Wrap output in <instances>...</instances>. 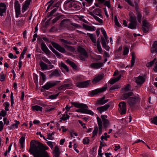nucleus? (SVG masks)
Returning a JSON list of instances; mask_svg holds the SVG:
<instances>
[{
  "label": "nucleus",
  "instance_id": "obj_5",
  "mask_svg": "<svg viewBox=\"0 0 157 157\" xmlns=\"http://www.w3.org/2000/svg\"><path fill=\"white\" fill-rule=\"evenodd\" d=\"M60 82L59 81H49L47 82L45 85L42 86V88L44 90H48L57 85Z\"/></svg>",
  "mask_w": 157,
  "mask_h": 157
},
{
  "label": "nucleus",
  "instance_id": "obj_37",
  "mask_svg": "<svg viewBox=\"0 0 157 157\" xmlns=\"http://www.w3.org/2000/svg\"><path fill=\"white\" fill-rule=\"evenodd\" d=\"M64 15H60L59 16H57L55 18L53 19L52 20V22L53 23H54L56 22H57L59 20V19L63 17Z\"/></svg>",
  "mask_w": 157,
  "mask_h": 157
},
{
  "label": "nucleus",
  "instance_id": "obj_19",
  "mask_svg": "<svg viewBox=\"0 0 157 157\" xmlns=\"http://www.w3.org/2000/svg\"><path fill=\"white\" fill-rule=\"evenodd\" d=\"M103 65L102 63H93L90 65V67L94 69H97L100 68Z\"/></svg>",
  "mask_w": 157,
  "mask_h": 157
},
{
  "label": "nucleus",
  "instance_id": "obj_34",
  "mask_svg": "<svg viewBox=\"0 0 157 157\" xmlns=\"http://www.w3.org/2000/svg\"><path fill=\"white\" fill-rule=\"evenodd\" d=\"M60 69L62 70L63 69H64L66 70L67 72H68L69 69L67 66L63 62H61L60 64Z\"/></svg>",
  "mask_w": 157,
  "mask_h": 157
},
{
  "label": "nucleus",
  "instance_id": "obj_46",
  "mask_svg": "<svg viewBox=\"0 0 157 157\" xmlns=\"http://www.w3.org/2000/svg\"><path fill=\"white\" fill-rule=\"evenodd\" d=\"M57 57L58 58H62L63 56L62 55L59 53L56 50L53 52Z\"/></svg>",
  "mask_w": 157,
  "mask_h": 157
},
{
  "label": "nucleus",
  "instance_id": "obj_23",
  "mask_svg": "<svg viewBox=\"0 0 157 157\" xmlns=\"http://www.w3.org/2000/svg\"><path fill=\"white\" fill-rule=\"evenodd\" d=\"M145 81V79L143 76H139L136 78L135 82L138 85H142Z\"/></svg>",
  "mask_w": 157,
  "mask_h": 157
},
{
  "label": "nucleus",
  "instance_id": "obj_57",
  "mask_svg": "<svg viewBox=\"0 0 157 157\" xmlns=\"http://www.w3.org/2000/svg\"><path fill=\"white\" fill-rule=\"evenodd\" d=\"M120 88V86L118 85H116L112 86L110 89V90H113Z\"/></svg>",
  "mask_w": 157,
  "mask_h": 157
},
{
  "label": "nucleus",
  "instance_id": "obj_26",
  "mask_svg": "<svg viewBox=\"0 0 157 157\" xmlns=\"http://www.w3.org/2000/svg\"><path fill=\"white\" fill-rule=\"evenodd\" d=\"M151 53L157 52V41H155L152 45V47L151 48Z\"/></svg>",
  "mask_w": 157,
  "mask_h": 157
},
{
  "label": "nucleus",
  "instance_id": "obj_22",
  "mask_svg": "<svg viewBox=\"0 0 157 157\" xmlns=\"http://www.w3.org/2000/svg\"><path fill=\"white\" fill-rule=\"evenodd\" d=\"M72 84L69 83L63 85L58 87V90H65L67 88H71V87L72 86Z\"/></svg>",
  "mask_w": 157,
  "mask_h": 157
},
{
  "label": "nucleus",
  "instance_id": "obj_14",
  "mask_svg": "<svg viewBox=\"0 0 157 157\" xmlns=\"http://www.w3.org/2000/svg\"><path fill=\"white\" fill-rule=\"evenodd\" d=\"M69 6L71 7H73L76 10H79L81 8V4L78 2L75 3L74 2H71L69 4Z\"/></svg>",
  "mask_w": 157,
  "mask_h": 157
},
{
  "label": "nucleus",
  "instance_id": "obj_18",
  "mask_svg": "<svg viewBox=\"0 0 157 157\" xmlns=\"http://www.w3.org/2000/svg\"><path fill=\"white\" fill-rule=\"evenodd\" d=\"M133 95V93L132 92H130L123 94L121 96V98L123 100H124L127 98H128L131 96Z\"/></svg>",
  "mask_w": 157,
  "mask_h": 157
},
{
  "label": "nucleus",
  "instance_id": "obj_17",
  "mask_svg": "<svg viewBox=\"0 0 157 157\" xmlns=\"http://www.w3.org/2000/svg\"><path fill=\"white\" fill-rule=\"evenodd\" d=\"M110 105L109 103L107 104L106 105L103 106H100L97 108V109L99 111L100 113L105 111L107 110V109L109 107Z\"/></svg>",
  "mask_w": 157,
  "mask_h": 157
},
{
  "label": "nucleus",
  "instance_id": "obj_8",
  "mask_svg": "<svg viewBox=\"0 0 157 157\" xmlns=\"http://www.w3.org/2000/svg\"><path fill=\"white\" fill-rule=\"evenodd\" d=\"M51 44L59 52L62 53H65L66 52V51L65 48L58 43L52 41Z\"/></svg>",
  "mask_w": 157,
  "mask_h": 157
},
{
  "label": "nucleus",
  "instance_id": "obj_31",
  "mask_svg": "<svg viewBox=\"0 0 157 157\" xmlns=\"http://www.w3.org/2000/svg\"><path fill=\"white\" fill-rule=\"evenodd\" d=\"M67 63L69 64L74 69H77V66L73 62L71 61L69 59H67L66 60Z\"/></svg>",
  "mask_w": 157,
  "mask_h": 157
},
{
  "label": "nucleus",
  "instance_id": "obj_28",
  "mask_svg": "<svg viewBox=\"0 0 157 157\" xmlns=\"http://www.w3.org/2000/svg\"><path fill=\"white\" fill-rule=\"evenodd\" d=\"M87 35L90 38L91 41L95 44L96 42V35L94 34H90L89 33H87Z\"/></svg>",
  "mask_w": 157,
  "mask_h": 157
},
{
  "label": "nucleus",
  "instance_id": "obj_3",
  "mask_svg": "<svg viewBox=\"0 0 157 157\" xmlns=\"http://www.w3.org/2000/svg\"><path fill=\"white\" fill-rule=\"evenodd\" d=\"M129 20L130 23L128 27L131 29H136L137 25V21L135 15L133 14H130Z\"/></svg>",
  "mask_w": 157,
  "mask_h": 157
},
{
  "label": "nucleus",
  "instance_id": "obj_58",
  "mask_svg": "<svg viewBox=\"0 0 157 157\" xmlns=\"http://www.w3.org/2000/svg\"><path fill=\"white\" fill-rule=\"evenodd\" d=\"M42 59L48 64H52L49 61V60L45 57H43L42 58Z\"/></svg>",
  "mask_w": 157,
  "mask_h": 157
},
{
  "label": "nucleus",
  "instance_id": "obj_56",
  "mask_svg": "<svg viewBox=\"0 0 157 157\" xmlns=\"http://www.w3.org/2000/svg\"><path fill=\"white\" fill-rule=\"evenodd\" d=\"M25 136H21V137L19 140V142L20 144H24V141H25Z\"/></svg>",
  "mask_w": 157,
  "mask_h": 157
},
{
  "label": "nucleus",
  "instance_id": "obj_47",
  "mask_svg": "<svg viewBox=\"0 0 157 157\" xmlns=\"http://www.w3.org/2000/svg\"><path fill=\"white\" fill-rule=\"evenodd\" d=\"M104 104L103 100H102L101 99L98 100L97 101V102L96 103V105H102Z\"/></svg>",
  "mask_w": 157,
  "mask_h": 157
},
{
  "label": "nucleus",
  "instance_id": "obj_53",
  "mask_svg": "<svg viewBox=\"0 0 157 157\" xmlns=\"http://www.w3.org/2000/svg\"><path fill=\"white\" fill-rule=\"evenodd\" d=\"M114 22L115 25L118 27H120L121 26V25L119 24V22L118 21L117 19V16H115L114 17Z\"/></svg>",
  "mask_w": 157,
  "mask_h": 157
},
{
  "label": "nucleus",
  "instance_id": "obj_55",
  "mask_svg": "<svg viewBox=\"0 0 157 157\" xmlns=\"http://www.w3.org/2000/svg\"><path fill=\"white\" fill-rule=\"evenodd\" d=\"M70 25H72V26H74V27H75L76 28H79V27L80 26L78 24H76L75 23H71L70 21V25H69V29H70L71 28V26H70Z\"/></svg>",
  "mask_w": 157,
  "mask_h": 157
},
{
  "label": "nucleus",
  "instance_id": "obj_44",
  "mask_svg": "<svg viewBox=\"0 0 157 157\" xmlns=\"http://www.w3.org/2000/svg\"><path fill=\"white\" fill-rule=\"evenodd\" d=\"M142 17V15L141 13H137V17L138 19V21L139 23H140L141 22V19Z\"/></svg>",
  "mask_w": 157,
  "mask_h": 157
},
{
  "label": "nucleus",
  "instance_id": "obj_27",
  "mask_svg": "<svg viewBox=\"0 0 157 157\" xmlns=\"http://www.w3.org/2000/svg\"><path fill=\"white\" fill-rule=\"evenodd\" d=\"M82 26L86 30L91 31H94L96 30V28L94 26H90L88 25H87L85 24H83Z\"/></svg>",
  "mask_w": 157,
  "mask_h": 157
},
{
  "label": "nucleus",
  "instance_id": "obj_62",
  "mask_svg": "<svg viewBox=\"0 0 157 157\" xmlns=\"http://www.w3.org/2000/svg\"><path fill=\"white\" fill-rule=\"evenodd\" d=\"M14 7L15 8H20V6L18 1H15L14 3Z\"/></svg>",
  "mask_w": 157,
  "mask_h": 157
},
{
  "label": "nucleus",
  "instance_id": "obj_29",
  "mask_svg": "<svg viewBox=\"0 0 157 157\" xmlns=\"http://www.w3.org/2000/svg\"><path fill=\"white\" fill-rule=\"evenodd\" d=\"M93 13L94 14L99 16L101 18H103V17L101 14V10L99 8H96L93 11Z\"/></svg>",
  "mask_w": 157,
  "mask_h": 157
},
{
  "label": "nucleus",
  "instance_id": "obj_15",
  "mask_svg": "<svg viewBox=\"0 0 157 157\" xmlns=\"http://www.w3.org/2000/svg\"><path fill=\"white\" fill-rule=\"evenodd\" d=\"M6 6L4 3H0V15L2 16L3 15V13L6 12Z\"/></svg>",
  "mask_w": 157,
  "mask_h": 157
},
{
  "label": "nucleus",
  "instance_id": "obj_52",
  "mask_svg": "<svg viewBox=\"0 0 157 157\" xmlns=\"http://www.w3.org/2000/svg\"><path fill=\"white\" fill-rule=\"evenodd\" d=\"M17 22V26L20 27L24 24V21L23 20H21L18 21Z\"/></svg>",
  "mask_w": 157,
  "mask_h": 157
},
{
  "label": "nucleus",
  "instance_id": "obj_25",
  "mask_svg": "<svg viewBox=\"0 0 157 157\" xmlns=\"http://www.w3.org/2000/svg\"><path fill=\"white\" fill-rule=\"evenodd\" d=\"M101 118L103 122V126L104 128H106L109 125V122L108 119L104 117V116L101 115Z\"/></svg>",
  "mask_w": 157,
  "mask_h": 157
},
{
  "label": "nucleus",
  "instance_id": "obj_24",
  "mask_svg": "<svg viewBox=\"0 0 157 157\" xmlns=\"http://www.w3.org/2000/svg\"><path fill=\"white\" fill-rule=\"evenodd\" d=\"M104 77V74H103L99 75L94 78L92 81V82L93 83H96L103 79Z\"/></svg>",
  "mask_w": 157,
  "mask_h": 157
},
{
  "label": "nucleus",
  "instance_id": "obj_40",
  "mask_svg": "<svg viewBox=\"0 0 157 157\" xmlns=\"http://www.w3.org/2000/svg\"><path fill=\"white\" fill-rule=\"evenodd\" d=\"M5 22L8 25L11 24V19L10 16H8L6 17Z\"/></svg>",
  "mask_w": 157,
  "mask_h": 157
},
{
  "label": "nucleus",
  "instance_id": "obj_51",
  "mask_svg": "<svg viewBox=\"0 0 157 157\" xmlns=\"http://www.w3.org/2000/svg\"><path fill=\"white\" fill-rule=\"evenodd\" d=\"M104 5L106 6L109 8L111 10L112 9L111 7L110 2L109 1H106L104 4Z\"/></svg>",
  "mask_w": 157,
  "mask_h": 157
},
{
  "label": "nucleus",
  "instance_id": "obj_10",
  "mask_svg": "<svg viewBox=\"0 0 157 157\" xmlns=\"http://www.w3.org/2000/svg\"><path fill=\"white\" fill-rule=\"evenodd\" d=\"M80 109H77L76 111L78 112L81 113L90 114L91 115H94V113L91 110L85 108H79Z\"/></svg>",
  "mask_w": 157,
  "mask_h": 157
},
{
  "label": "nucleus",
  "instance_id": "obj_1",
  "mask_svg": "<svg viewBox=\"0 0 157 157\" xmlns=\"http://www.w3.org/2000/svg\"><path fill=\"white\" fill-rule=\"evenodd\" d=\"M48 147L36 140H32L30 143L29 151L33 154L34 157H49V155L46 151Z\"/></svg>",
  "mask_w": 157,
  "mask_h": 157
},
{
  "label": "nucleus",
  "instance_id": "obj_42",
  "mask_svg": "<svg viewBox=\"0 0 157 157\" xmlns=\"http://www.w3.org/2000/svg\"><path fill=\"white\" fill-rule=\"evenodd\" d=\"M97 120L98 124V125L99 128H102V123L101 120V119L98 117H97Z\"/></svg>",
  "mask_w": 157,
  "mask_h": 157
},
{
  "label": "nucleus",
  "instance_id": "obj_43",
  "mask_svg": "<svg viewBox=\"0 0 157 157\" xmlns=\"http://www.w3.org/2000/svg\"><path fill=\"white\" fill-rule=\"evenodd\" d=\"M15 11L16 12V17L17 18L21 13L20 8H15Z\"/></svg>",
  "mask_w": 157,
  "mask_h": 157
},
{
  "label": "nucleus",
  "instance_id": "obj_50",
  "mask_svg": "<svg viewBox=\"0 0 157 157\" xmlns=\"http://www.w3.org/2000/svg\"><path fill=\"white\" fill-rule=\"evenodd\" d=\"M90 140L87 137H85L83 140V143L84 144H87L89 143Z\"/></svg>",
  "mask_w": 157,
  "mask_h": 157
},
{
  "label": "nucleus",
  "instance_id": "obj_39",
  "mask_svg": "<svg viewBox=\"0 0 157 157\" xmlns=\"http://www.w3.org/2000/svg\"><path fill=\"white\" fill-rule=\"evenodd\" d=\"M57 10V9L54 8L50 12L48 13L47 14V17H49L53 16V14L56 12Z\"/></svg>",
  "mask_w": 157,
  "mask_h": 157
},
{
  "label": "nucleus",
  "instance_id": "obj_6",
  "mask_svg": "<svg viewBox=\"0 0 157 157\" xmlns=\"http://www.w3.org/2000/svg\"><path fill=\"white\" fill-rule=\"evenodd\" d=\"M119 111L121 115H123L125 114L126 112V104L124 101L120 102L119 105Z\"/></svg>",
  "mask_w": 157,
  "mask_h": 157
},
{
  "label": "nucleus",
  "instance_id": "obj_32",
  "mask_svg": "<svg viewBox=\"0 0 157 157\" xmlns=\"http://www.w3.org/2000/svg\"><path fill=\"white\" fill-rule=\"evenodd\" d=\"M40 65L41 69L43 70H46L48 69V66L47 64L41 60L40 62Z\"/></svg>",
  "mask_w": 157,
  "mask_h": 157
},
{
  "label": "nucleus",
  "instance_id": "obj_61",
  "mask_svg": "<svg viewBox=\"0 0 157 157\" xmlns=\"http://www.w3.org/2000/svg\"><path fill=\"white\" fill-rule=\"evenodd\" d=\"M129 48L127 47H125L124 49L123 54L124 55H126L128 54L129 52Z\"/></svg>",
  "mask_w": 157,
  "mask_h": 157
},
{
  "label": "nucleus",
  "instance_id": "obj_38",
  "mask_svg": "<svg viewBox=\"0 0 157 157\" xmlns=\"http://www.w3.org/2000/svg\"><path fill=\"white\" fill-rule=\"evenodd\" d=\"M156 60V58H155L152 61L147 63L146 64V66L148 67H151Z\"/></svg>",
  "mask_w": 157,
  "mask_h": 157
},
{
  "label": "nucleus",
  "instance_id": "obj_49",
  "mask_svg": "<svg viewBox=\"0 0 157 157\" xmlns=\"http://www.w3.org/2000/svg\"><path fill=\"white\" fill-rule=\"evenodd\" d=\"M151 120L152 123L157 125V117H155L153 118H151Z\"/></svg>",
  "mask_w": 157,
  "mask_h": 157
},
{
  "label": "nucleus",
  "instance_id": "obj_20",
  "mask_svg": "<svg viewBox=\"0 0 157 157\" xmlns=\"http://www.w3.org/2000/svg\"><path fill=\"white\" fill-rule=\"evenodd\" d=\"M70 20L67 19H65L62 20L59 24L60 27H64L66 25H70Z\"/></svg>",
  "mask_w": 157,
  "mask_h": 157
},
{
  "label": "nucleus",
  "instance_id": "obj_63",
  "mask_svg": "<svg viewBox=\"0 0 157 157\" xmlns=\"http://www.w3.org/2000/svg\"><path fill=\"white\" fill-rule=\"evenodd\" d=\"M94 18L97 21L100 23H103V21L101 19L99 18L98 17L95 16H94Z\"/></svg>",
  "mask_w": 157,
  "mask_h": 157
},
{
  "label": "nucleus",
  "instance_id": "obj_16",
  "mask_svg": "<svg viewBox=\"0 0 157 157\" xmlns=\"http://www.w3.org/2000/svg\"><path fill=\"white\" fill-rule=\"evenodd\" d=\"M61 71L59 69H56L54 70L49 75V77L51 78L54 76L56 77H59L60 75Z\"/></svg>",
  "mask_w": 157,
  "mask_h": 157
},
{
  "label": "nucleus",
  "instance_id": "obj_64",
  "mask_svg": "<svg viewBox=\"0 0 157 157\" xmlns=\"http://www.w3.org/2000/svg\"><path fill=\"white\" fill-rule=\"evenodd\" d=\"M6 112L5 111L2 110L1 111L0 113V116L1 117H4L6 115Z\"/></svg>",
  "mask_w": 157,
  "mask_h": 157
},
{
  "label": "nucleus",
  "instance_id": "obj_7",
  "mask_svg": "<svg viewBox=\"0 0 157 157\" xmlns=\"http://www.w3.org/2000/svg\"><path fill=\"white\" fill-rule=\"evenodd\" d=\"M107 88V85H106L101 88L97 89L92 90L90 92V95L92 97L96 95H98L99 94L105 91L106 90Z\"/></svg>",
  "mask_w": 157,
  "mask_h": 157
},
{
  "label": "nucleus",
  "instance_id": "obj_54",
  "mask_svg": "<svg viewBox=\"0 0 157 157\" xmlns=\"http://www.w3.org/2000/svg\"><path fill=\"white\" fill-rule=\"evenodd\" d=\"M60 41L61 42H63V43L67 44H72L71 42L70 41H68L67 40H65L64 39H59Z\"/></svg>",
  "mask_w": 157,
  "mask_h": 157
},
{
  "label": "nucleus",
  "instance_id": "obj_13",
  "mask_svg": "<svg viewBox=\"0 0 157 157\" xmlns=\"http://www.w3.org/2000/svg\"><path fill=\"white\" fill-rule=\"evenodd\" d=\"M74 106L77 108H85L88 109V106L84 104L81 103L77 102H73L71 103Z\"/></svg>",
  "mask_w": 157,
  "mask_h": 157
},
{
  "label": "nucleus",
  "instance_id": "obj_60",
  "mask_svg": "<svg viewBox=\"0 0 157 157\" xmlns=\"http://www.w3.org/2000/svg\"><path fill=\"white\" fill-rule=\"evenodd\" d=\"M40 75L42 78L43 82H44L46 80V77L45 75L43 72H40Z\"/></svg>",
  "mask_w": 157,
  "mask_h": 157
},
{
  "label": "nucleus",
  "instance_id": "obj_30",
  "mask_svg": "<svg viewBox=\"0 0 157 157\" xmlns=\"http://www.w3.org/2000/svg\"><path fill=\"white\" fill-rule=\"evenodd\" d=\"M14 122H15V124H13L10 126L8 127V128L10 130L13 129L15 128H18V125L20 124L19 121H17L16 120H15L14 121Z\"/></svg>",
  "mask_w": 157,
  "mask_h": 157
},
{
  "label": "nucleus",
  "instance_id": "obj_11",
  "mask_svg": "<svg viewBox=\"0 0 157 157\" xmlns=\"http://www.w3.org/2000/svg\"><path fill=\"white\" fill-rule=\"evenodd\" d=\"M41 50L44 52L46 55H50L51 52L48 49L43 41H42L41 44Z\"/></svg>",
  "mask_w": 157,
  "mask_h": 157
},
{
  "label": "nucleus",
  "instance_id": "obj_59",
  "mask_svg": "<svg viewBox=\"0 0 157 157\" xmlns=\"http://www.w3.org/2000/svg\"><path fill=\"white\" fill-rule=\"evenodd\" d=\"M28 7V6L24 4L22 6V9L21 11H22V13H24L26 11V10H27Z\"/></svg>",
  "mask_w": 157,
  "mask_h": 157
},
{
  "label": "nucleus",
  "instance_id": "obj_41",
  "mask_svg": "<svg viewBox=\"0 0 157 157\" xmlns=\"http://www.w3.org/2000/svg\"><path fill=\"white\" fill-rule=\"evenodd\" d=\"M98 129V126H96L94 127V130L93 132V136L92 138L94 137L97 134Z\"/></svg>",
  "mask_w": 157,
  "mask_h": 157
},
{
  "label": "nucleus",
  "instance_id": "obj_36",
  "mask_svg": "<svg viewBox=\"0 0 157 157\" xmlns=\"http://www.w3.org/2000/svg\"><path fill=\"white\" fill-rule=\"evenodd\" d=\"M108 39V37H104L103 36H102L101 37V42L102 46H104V45H105V44H106V42H108L107 41V40Z\"/></svg>",
  "mask_w": 157,
  "mask_h": 157
},
{
  "label": "nucleus",
  "instance_id": "obj_35",
  "mask_svg": "<svg viewBox=\"0 0 157 157\" xmlns=\"http://www.w3.org/2000/svg\"><path fill=\"white\" fill-rule=\"evenodd\" d=\"M32 109L33 110H36V111H42L43 108L40 106L38 105H36L32 107Z\"/></svg>",
  "mask_w": 157,
  "mask_h": 157
},
{
  "label": "nucleus",
  "instance_id": "obj_21",
  "mask_svg": "<svg viewBox=\"0 0 157 157\" xmlns=\"http://www.w3.org/2000/svg\"><path fill=\"white\" fill-rule=\"evenodd\" d=\"M53 156L54 157H59L61 153L58 146H56L52 151Z\"/></svg>",
  "mask_w": 157,
  "mask_h": 157
},
{
  "label": "nucleus",
  "instance_id": "obj_33",
  "mask_svg": "<svg viewBox=\"0 0 157 157\" xmlns=\"http://www.w3.org/2000/svg\"><path fill=\"white\" fill-rule=\"evenodd\" d=\"M136 56L134 53H132V60H131V67H132L134 64L135 61Z\"/></svg>",
  "mask_w": 157,
  "mask_h": 157
},
{
  "label": "nucleus",
  "instance_id": "obj_2",
  "mask_svg": "<svg viewBox=\"0 0 157 157\" xmlns=\"http://www.w3.org/2000/svg\"><path fill=\"white\" fill-rule=\"evenodd\" d=\"M78 51L79 53V57L80 59L83 61H85L88 57L87 52L84 48L80 46L78 48Z\"/></svg>",
  "mask_w": 157,
  "mask_h": 157
},
{
  "label": "nucleus",
  "instance_id": "obj_4",
  "mask_svg": "<svg viewBox=\"0 0 157 157\" xmlns=\"http://www.w3.org/2000/svg\"><path fill=\"white\" fill-rule=\"evenodd\" d=\"M140 98L136 96L129 97L127 100V103L130 107H133L138 102H140Z\"/></svg>",
  "mask_w": 157,
  "mask_h": 157
},
{
  "label": "nucleus",
  "instance_id": "obj_9",
  "mask_svg": "<svg viewBox=\"0 0 157 157\" xmlns=\"http://www.w3.org/2000/svg\"><path fill=\"white\" fill-rule=\"evenodd\" d=\"M150 26V24L147 21L144 20L143 21L142 28L144 33H147L148 32Z\"/></svg>",
  "mask_w": 157,
  "mask_h": 157
},
{
  "label": "nucleus",
  "instance_id": "obj_45",
  "mask_svg": "<svg viewBox=\"0 0 157 157\" xmlns=\"http://www.w3.org/2000/svg\"><path fill=\"white\" fill-rule=\"evenodd\" d=\"M59 94V93L56 94L51 95L49 96V98L52 99H55L58 96Z\"/></svg>",
  "mask_w": 157,
  "mask_h": 157
},
{
  "label": "nucleus",
  "instance_id": "obj_48",
  "mask_svg": "<svg viewBox=\"0 0 157 157\" xmlns=\"http://www.w3.org/2000/svg\"><path fill=\"white\" fill-rule=\"evenodd\" d=\"M69 117L70 116L67 114H66V116H65V114H64L63 115V116L60 118V119L63 121H66L67 119H69Z\"/></svg>",
  "mask_w": 157,
  "mask_h": 157
},
{
  "label": "nucleus",
  "instance_id": "obj_12",
  "mask_svg": "<svg viewBox=\"0 0 157 157\" xmlns=\"http://www.w3.org/2000/svg\"><path fill=\"white\" fill-rule=\"evenodd\" d=\"M90 82V80H87L84 82H79L77 83L76 86L77 87L80 88L87 87L89 84Z\"/></svg>",
  "mask_w": 157,
  "mask_h": 157
}]
</instances>
